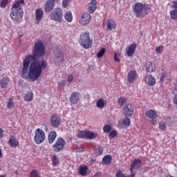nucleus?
<instances>
[{
	"label": "nucleus",
	"mask_w": 177,
	"mask_h": 177,
	"mask_svg": "<svg viewBox=\"0 0 177 177\" xmlns=\"http://www.w3.org/2000/svg\"><path fill=\"white\" fill-rule=\"evenodd\" d=\"M43 56H45V46L41 41L38 40L35 43L32 55H26L23 60L21 71L22 78L34 82L41 77L42 71L48 66L46 61H39V57Z\"/></svg>",
	"instance_id": "obj_1"
},
{
	"label": "nucleus",
	"mask_w": 177,
	"mask_h": 177,
	"mask_svg": "<svg viewBox=\"0 0 177 177\" xmlns=\"http://www.w3.org/2000/svg\"><path fill=\"white\" fill-rule=\"evenodd\" d=\"M20 5H24V0H17L15 3L12 6L10 13V17L17 23L21 22L23 15H24L23 8L20 7Z\"/></svg>",
	"instance_id": "obj_2"
},
{
	"label": "nucleus",
	"mask_w": 177,
	"mask_h": 177,
	"mask_svg": "<svg viewBox=\"0 0 177 177\" xmlns=\"http://www.w3.org/2000/svg\"><path fill=\"white\" fill-rule=\"evenodd\" d=\"M132 8L136 17H145L150 13V6L147 3H136Z\"/></svg>",
	"instance_id": "obj_3"
},
{
	"label": "nucleus",
	"mask_w": 177,
	"mask_h": 177,
	"mask_svg": "<svg viewBox=\"0 0 177 177\" xmlns=\"http://www.w3.org/2000/svg\"><path fill=\"white\" fill-rule=\"evenodd\" d=\"M79 44L84 49H89V48L92 47L93 40L91 39L89 32H84L80 35Z\"/></svg>",
	"instance_id": "obj_4"
},
{
	"label": "nucleus",
	"mask_w": 177,
	"mask_h": 177,
	"mask_svg": "<svg viewBox=\"0 0 177 177\" xmlns=\"http://www.w3.org/2000/svg\"><path fill=\"white\" fill-rule=\"evenodd\" d=\"M49 17L50 20L57 21V23H62L63 20V10L57 7L50 14Z\"/></svg>",
	"instance_id": "obj_5"
},
{
	"label": "nucleus",
	"mask_w": 177,
	"mask_h": 177,
	"mask_svg": "<svg viewBox=\"0 0 177 177\" xmlns=\"http://www.w3.org/2000/svg\"><path fill=\"white\" fill-rule=\"evenodd\" d=\"M65 147L66 140L62 137H59L57 138L55 143L53 145V150L55 151V153H59V151H62Z\"/></svg>",
	"instance_id": "obj_6"
},
{
	"label": "nucleus",
	"mask_w": 177,
	"mask_h": 177,
	"mask_svg": "<svg viewBox=\"0 0 177 177\" xmlns=\"http://www.w3.org/2000/svg\"><path fill=\"white\" fill-rule=\"evenodd\" d=\"M77 138H80L81 139H95V138H97V133L89 130L80 131L77 133Z\"/></svg>",
	"instance_id": "obj_7"
},
{
	"label": "nucleus",
	"mask_w": 177,
	"mask_h": 177,
	"mask_svg": "<svg viewBox=\"0 0 177 177\" xmlns=\"http://www.w3.org/2000/svg\"><path fill=\"white\" fill-rule=\"evenodd\" d=\"M35 143H36V145H41V143H44L46 138L45 132L41 129H37L35 131Z\"/></svg>",
	"instance_id": "obj_8"
},
{
	"label": "nucleus",
	"mask_w": 177,
	"mask_h": 177,
	"mask_svg": "<svg viewBox=\"0 0 177 177\" xmlns=\"http://www.w3.org/2000/svg\"><path fill=\"white\" fill-rule=\"evenodd\" d=\"M142 167V160L140 159L136 158L133 160L130 166V172L131 174L132 177H135L136 176V173L133 171L134 169H140Z\"/></svg>",
	"instance_id": "obj_9"
},
{
	"label": "nucleus",
	"mask_w": 177,
	"mask_h": 177,
	"mask_svg": "<svg viewBox=\"0 0 177 177\" xmlns=\"http://www.w3.org/2000/svg\"><path fill=\"white\" fill-rule=\"evenodd\" d=\"M146 117L151 120L152 125H157V119L158 118V113L153 109H149L145 113Z\"/></svg>",
	"instance_id": "obj_10"
},
{
	"label": "nucleus",
	"mask_w": 177,
	"mask_h": 177,
	"mask_svg": "<svg viewBox=\"0 0 177 177\" xmlns=\"http://www.w3.org/2000/svg\"><path fill=\"white\" fill-rule=\"evenodd\" d=\"M60 0H47L44 3V12L46 13H49L52 12L55 9V6H56V3H57Z\"/></svg>",
	"instance_id": "obj_11"
},
{
	"label": "nucleus",
	"mask_w": 177,
	"mask_h": 177,
	"mask_svg": "<svg viewBox=\"0 0 177 177\" xmlns=\"http://www.w3.org/2000/svg\"><path fill=\"white\" fill-rule=\"evenodd\" d=\"M50 124L53 128H59V127H60L61 120L57 114H53L51 115Z\"/></svg>",
	"instance_id": "obj_12"
},
{
	"label": "nucleus",
	"mask_w": 177,
	"mask_h": 177,
	"mask_svg": "<svg viewBox=\"0 0 177 177\" xmlns=\"http://www.w3.org/2000/svg\"><path fill=\"white\" fill-rule=\"evenodd\" d=\"M133 106L131 104H127L124 106L123 107V114L125 115V117H131L132 114H133L134 111Z\"/></svg>",
	"instance_id": "obj_13"
},
{
	"label": "nucleus",
	"mask_w": 177,
	"mask_h": 177,
	"mask_svg": "<svg viewBox=\"0 0 177 177\" xmlns=\"http://www.w3.org/2000/svg\"><path fill=\"white\" fill-rule=\"evenodd\" d=\"M143 80L148 86H154L156 85V77L152 75H147Z\"/></svg>",
	"instance_id": "obj_14"
},
{
	"label": "nucleus",
	"mask_w": 177,
	"mask_h": 177,
	"mask_svg": "<svg viewBox=\"0 0 177 177\" xmlns=\"http://www.w3.org/2000/svg\"><path fill=\"white\" fill-rule=\"evenodd\" d=\"M138 79V72L136 71L133 70L130 71L127 75V82L129 84H133L135 80Z\"/></svg>",
	"instance_id": "obj_15"
},
{
	"label": "nucleus",
	"mask_w": 177,
	"mask_h": 177,
	"mask_svg": "<svg viewBox=\"0 0 177 177\" xmlns=\"http://www.w3.org/2000/svg\"><path fill=\"white\" fill-rule=\"evenodd\" d=\"M136 48H138V44H136V43H133L130 46H127L126 52L129 57H132V56H133L135 50H136Z\"/></svg>",
	"instance_id": "obj_16"
},
{
	"label": "nucleus",
	"mask_w": 177,
	"mask_h": 177,
	"mask_svg": "<svg viewBox=\"0 0 177 177\" xmlns=\"http://www.w3.org/2000/svg\"><path fill=\"white\" fill-rule=\"evenodd\" d=\"M80 23L82 26H86V24H89V23H91V15L88 12L83 13Z\"/></svg>",
	"instance_id": "obj_17"
},
{
	"label": "nucleus",
	"mask_w": 177,
	"mask_h": 177,
	"mask_svg": "<svg viewBox=\"0 0 177 177\" xmlns=\"http://www.w3.org/2000/svg\"><path fill=\"white\" fill-rule=\"evenodd\" d=\"M69 100L71 104H78V102H80V93L76 91L72 93L71 94Z\"/></svg>",
	"instance_id": "obj_18"
},
{
	"label": "nucleus",
	"mask_w": 177,
	"mask_h": 177,
	"mask_svg": "<svg viewBox=\"0 0 177 177\" xmlns=\"http://www.w3.org/2000/svg\"><path fill=\"white\" fill-rule=\"evenodd\" d=\"M55 57L57 63H63V62H64V54L62 53V50L60 49L55 50Z\"/></svg>",
	"instance_id": "obj_19"
},
{
	"label": "nucleus",
	"mask_w": 177,
	"mask_h": 177,
	"mask_svg": "<svg viewBox=\"0 0 177 177\" xmlns=\"http://www.w3.org/2000/svg\"><path fill=\"white\" fill-rule=\"evenodd\" d=\"M117 28V23L113 19H108L106 21V31H111Z\"/></svg>",
	"instance_id": "obj_20"
},
{
	"label": "nucleus",
	"mask_w": 177,
	"mask_h": 177,
	"mask_svg": "<svg viewBox=\"0 0 177 177\" xmlns=\"http://www.w3.org/2000/svg\"><path fill=\"white\" fill-rule=\"evenodd\" d=\"M8 143L10 146V147H18V146L20 145L19 142V140L17 139V138L15 136H12L9 140Z\"/></svg>",
	"instance_id": "obj_21"
},
{
	"label": "nucleus",
	"mask_w": 177,
	"mask_h": 177,
	"mask_svg": "<svg viewBox=\"0 0 177 177\" xmlns=\"http://www.w3.org/2000/svg\"><path fill=\"white\" fill-rule=\"evenodd\" d=\"M146 71H147V73H153L156 71V64L153 62H147Z\"/></svg>",
	"instance_id": "obj_22"
},
{
	"label": "nucleus",
	"mask_w": 177,
	"mask_h": 177,
	"mask_svg": "<svg viewBox=\"0 0 177 177\" xmlns=\"http://www.w3.org/2000/svg\"><path fill=\"white\" fill-rule=\"evenodd\" d=\"M44 19V10L41 8H37L35 10V20L37 21H41Z\"/></svg>",
	"instance_id": "obj_23"
},
{
	"label": "nucleus",
	"mask_w": 177,
	"mask_h": 177,
	"mask_svg": "<svg viewBox=\"0 0 177 177\" xmlns=\"http://www.w3.org/2000/svg\"><path fill=\"white\" fill-rule=\"evenodd\" d=\"M56 138H57V133H56L55 131H53L49 133L48 136V142L50 145L55 142L56 140Z\"/></svg>",
	"instance_id": "obj_24"
},
{
	"label": "nucleus",
	"mask_w": 177,
	"mask_h": 177,
	"mask_svg": "<svg viewBox=\"0 0 177 177\" xmlns=\"http://www.w3.org/2000/svg\"><path fill=\"white\" fill-rule=\"evenodd\" d=\"M97 4V1L96 0H91V3L88 6V12L91 14H93L95 12V10H96V5Z\"/></svg>",
	"instance_id": "obj_25"
},
{
	"label": "nucleus",
	"mask_w": 177,
	"mask_h": 177,
	"mask_svg": "<svg viewBox=\"0 0 177 177\" xmlns=\"http://www.w3.org/2000/svg\"><path fill=\"white\" fill-rule=\"evenodd\" d=\"M9 81H10L9 77H3L2 80H0V88H1L2 89L8 88Z\"/></svg>",
	"instance_id": "obj_26"
},
{
	"label": "nucleus",
	"mask_w": 177,
	"mask_h": 177,
	"mask_svg": "<svg viewBox=\"0 0 177 177\" xmlns=\"http://www.w3.org/2000/svg\"><path fill=\"white\" fill-rule=\"evenodd\" d=\"M88 171H89V168L86 166H80L79 169V174L82 176H86L88 175Z\"/></svg>",
	"instance_id": "obj_27"
},
{
	"label": "nucleus",
	"mask_w": 177,
	"mask_h": 177,
	"mask_svg": "<svg viewBox=\"0 0 177 177\" xmlns=\"http://www.w3.org/2000/svg\"><path fill=\"white\" fill-rule=\"evenodd\" d=\"M106 104H107V102L103 98H100L96 102L97 109H104V106H106Z\"/></svg>",
	"instance_id": "obj_28"
},
{
	"label": "nucleus",
	"mask_w": 177,
	"mask_h": 177,
	"mask_svg": "<svg viewBox=\"0 0 177 177\" xmlns=\"http://www.w3.org/2000/svg\"><path fill=\"white\" fill-rule=\"evenodd\" d=\"M111 161H113V158L111 155L104 156L102 158V162L104 165H110L111 164Z\"/></svg>",
	"instance_id": "obj_29"
},
{
	"label": "nucleus",
	"mask_w": 177,
	"mask_h": 177,
	"mask_svg": "<svg viewBox=\"0 0 177 177\" xmlns=\"http://www.w3.org/2000/svg\"><path fill=\"white\" fill-rule=\"evenodd\" d=\"M166 121V124L167 127H174V124H175V118L167 116L165 118Z\"/></svg>",
	"instance_id": "obj_30"
},
{
	"label": "nucleus",
	"mask_w": 177,
	"mask_h": 177,
	"mask_svg": "<svg viewBox=\"0 0 177 177\" xmlns=\"http://www.w3.org/2000/svg\"><path fill=\"white\" fill-rule=\"evenodd\" d=\"M33 97H34V93H32V92H30V93H26L24 97V99L25 102H31Z\"/></svg>",
	"instance_id": "obj_31"
},
{
	"label": "nucleus",
	"mask_w": 177,
	"mask_h": 177,
	"mask_svg": "<svg viewBox=\"0 0 177 177\" xmlns=\"http://www.w3.org/2000/svg\"><path fill=\"white\" fill-rule=\"evenodd\" d=\"M52 164L53 167H57L60 164V161L59 160V158L57 155H54L52 157Z\"/></svg>",
	"instance_id": "obj_32"
},
{
	"label": "nucleus",
	"mask_w": 177,
	"mask_h": 177,
	"mask_svg": "<svg viewBox=\"0 0 177 177\" xmlns=\"http://www.w3.org/2000/svg\"><path fill=\"white\" fill-rule=\"evenodd\" d=\"M64 17L66 21H68V23H71V21H73V14L71 13V11L66 12Z\"/></svg>",
	"instance_id": "obj_33"
},
{
	"label": "nucleus",
	"mask_w": 177,
	"mask_h": 177,
	"mask_svg": "<svg viewBox=\"0 0 177 177\" xmlns=\"http://www.w3.org/2000/svg\"><path fill=\"white\" fill-rule=\"evenodd\" d=\"M171 20H177V10H172L169 12Z\"/></svg>",
	"instance_id": "obj_34"
},
{
	"label": "nucleus",
	"mask_w": 177,
	"mask_h": 177,
	"mask_svg": "<svg viewBox=\"0 0 177 177\" xmlns=\"http://www.w3.org/2000/svg\"><path fill=\"white\" fill-rule=\"evenodd\" d=\"M7 107L9 110H12L15 107V103L13 102V98H9L7 103Z\"/></svg>",
	"instance_id": "obj_35"
},
{
	"label": "nucleus",
	"mask_w": 177,
	"mask_h": 177,
	"mask_svg": "<svg viewBox=\"0 0 177 177\" xmlns=\"http://www.w3.org/2000/svg\"><path fill=\"white\" fill-rule=\"evenodd\" d=\"M118 103L119 106H124L127 103V98L125 97H122L118 99Z\"/></svg>",
	"instance_id": "obj_36"
},
{
	"label": "nucleus",
	"mask_w": 177,
	"mask_h": 177,
	"mask_svg": "<svg viewBox=\"0 0 177 177\" xmlns=\"http://www.w3.org/2000/svg\"><path fill=\"white\" fill-rule=\"evenodd\" d=\"M159 129L161 131H166L167 129V123L164 121H161L159 123Z\"/></svg>",
	"instance_id": "obj_37"
},
{
	"label": "nucleus",
	"mask_w": 177,
	"mask_h": 177,
	"mask_svg": "<svg viewBox=\"0 0 177 177\" xmlns=\"http://www.w3.org/2000/svg\"><path fill=\"white\" fill-rule=\"evenodd\" d=\"M103 131L104 133H109L111 132V126L110 124H106L103 127Z\"/></svg>",
	"instance_id": "obj_38"
},
{
	"label": "nucleus",
	"mask_w": 177,
	"mask_h": 177,
	"mask_svg": "<svg viewBox=\"0 0 177 177\" xmlns=\"http://www.w3.org/2000/svg\"><path fill=\"white\" fill-rule=\"evenodd\" d=\"M122 125H124V127H129V125H131V120L129 118L125 117L122 122Z\"/></svg>",
	"instance_id": "obj_39"
},
{
	"label": "nucleus",
	"mask_w": 177,
	"mask_h": 177,
	"mask_svg": "<svg viewBox=\"0 0 177 177\" xmlns=\"http://www.w3.org/2000/svg\"><path fill=\"white\" fill-rule=\"evenodd\" d=\"M104 53H106V48H102L101 50L97 53V57L100 58L104 56Z\"/></svg>",
	"instance_id": "obj_40"
},
{
	"label": "nucleus",
	"mask_w": 177,
	"mask_h": 177,
	"mask_svg": "<svg viewBox=\"0 0 177 177\" xmlns=\"http://www.w3.org/2000/svg\"><path fill=\"white\" fill-rule=\"evenodd\" d=\"M66 80H61V82H58V89H62V88H64L66 86Z\"/></svg>",
	"instance_id": "obj_41"
},
{
	"label": "nucleus",
	"mask_w": 177,
	"mask_h": 177,
	"mask_svg": "<svg viewBox=\"0 0 177 177\" xmlns=\"http://www.w3.org/2000/svg\"><path fill=\"white\" fill-rule=\"evenodd\" d=\"M95 154H96V156H102V154H103V147H100L96 149L95 151Z\"/></svg>",
	"instance_id": "obj_42"
},
{
	"label": "nucleus",
	"mask_w": 177,
	"mask_h": 177,
	"mask_svg": "<svg viewBox=\"0 0 177 177\" xmlns=\"http://www.w3.org/2000/svg\"><path fill=\"white\" fill-rule=\"evenodd\" d=\"M165 75H167V73L165 71H163L162 73L159 74L158 78L160 82H162V81H164V79L165 78Z\"/></svg>",
	"instance_id": "obj_43"
},
{
	"label": "nucleus",
	"mask_w": 177,
	"mask_h": 177,
	"mask_svg": "<svg viewBox=\"0 0 177 177\" xmlns=\"http://www.w3.org/2000/svg\"><path fill=\"white\" fill-rule=\"evenodd\" d=\"M121 56V54L120 53H115L114 54V61L118 62V63H120V57Z\"/></svg>",
	"instance_id": "obj_44"
},
{
	"label": "nucleus",
	"mask_w": 177,
	"mask_h": 177,
	"mask_svg": "<svg viewBox=\"0 0 177 177\" xmlns=\"http://www.w3.org/2000/svg\"><path fill=\"white\" fill-rule=\"evenodd\" d=\"M30 177H39V174H38V171L34 169L30 174Z\"/></svg>",
	"instance_id": "obj_45"
},
{
	"label": "nucleus",
	"mask_w": 177,
	"mask_h": 177,
	"mask_svg": "<svg viewBox=\"0 0 177 177\" xmlns=\"http://www.w3.org/2000/svg\"><path fill=\"white\" fill-rule=\"evenodd\" d=\"M117 135H118L117 131H115V130L111 131L109 133V138L111 139H113V138H115V136H117Z\"/></svg>",
	"instance_id": "obj_46"
},
{
	"label": "nucleus",
	"mask_w": 177,
	"mask_h": 177,
	"mask_svg": "<svg viewBox=\"0 0 177 177\" xmlns=\"http://www.w3.org/2000/svg\"><path fill=\"white\" fill-rule=\"evenodd\" d=\"M155 51L156 53H162V52L164 51V46H160L158 47H156Z\"/></svg>",
	"instance_id": "obj_47"
},
{
	"label": "nucleus",
	"mask_w": 177,
	"mask_h": 177,
	"mask_svg": "<svg viewBox=\"0 0 177 177\" xmlns=\"http://www.w3.org/2000/svg\"><path fill=\"white\" fill-rule=\"evenodd\" d=\"M171 8L177 10V1H171L170 4Z\"/></svg>",
	"instance_id": "obj_48"
},
{
	"label": "nucleus",
	"mask_w": 177,
	"mask_h": 177,
	"mask_svg": "<svg viewBox=\"0 0 177 177\" xmlns=\"http://www.w3.org/2000/svg\"><path fill=\"white\" fill-rule=\"evenodd\" d=\"M70 1L71 0H63L62 1V8H67L70 4Z\"/></svg>",
	"instance_id": "obj_49"
},
{
	"label": "nucleus",
	"mask_w": 177,
	"mask_h": 177,
	"mask_svg": "<svg viewBox=\"0 0 177 177\" xmlns=\"http://www.w3.org/2000/svg\"><path fill=\"white\" fill-rule=\"evenodd\" d=\"M7 5H8V0H2L1 1V4H0L1 8H6Z\"/></svg>",
	"instance_id": "obj_50"
},
{
	"label": "nucleus",
	"mask_w": 177,
	"mask_h": 177,
	"mask_svg": "<svg viewBox=\"0 0 177 177\" xmlns=\"http://www.w3.org/2000/svg\"><path fill=\"white\" fill-rule=\"evenodd\" d=\"M68 82L70 84L74 81V75H68V78H67Z\"/></svg>",
	"instance_id": "obj_51"
},
{
	"label": "nucleus",
	"mask_w": 177,
	"mask_h": 177,
	"mask_svg": "<svg viewBox=\"0 0 177 177\" xmlns=\"http://www.w3.org/2000/svg\"><path fill=\"white\" fill-rule=\"evenodd\" d=\"M3 132H5V131L0 127V139H2L5 136Z\"/></svg>",
	"instance_id": "obj_52"
},
{
	"label": "nucleus",
	"mask_w": 177,
	"mask_h": 177,
	"mask_svg": "<svg viewBox=\"0 0 177 177\" xmlns=\"http://www.w3.org/2000/svg\"><path fill=\"white\" fill-rule=\"evenodd\" d=\"M173 103H174V104L177 106V93L173 97Z\"/></svg>",
	"instance_id": "obj_53"
},
{
	"label": "nucleus",
	"mask_w": 177,
	"mask_h": 177,
	"mask_svg": "<svg viewBox=\"0 0 177 177\" xmlns=\"http://www.w3.org/2000/svg\"><path fill=\"white\" fill-rule=\"evenodd\" d=\"M174 89L177 91V80L174 83Z\"/></svg>",
	"instance_id": "obj_54"
},
{
	"label": "nucleus",
	"mask_w": 177,
	"mask_h": 177,
	"mask_svg": "<svg viewBox=\"0 0 177 177\" xmlns=\"http://www.w3.org/2000/svg\"><path fill=\"white\" fill-rule=\"evenodd\" d=\"M44 131H46V132H49V129H48V126H45V127H44Z\"/></svg>",
	"instance_id": "obj_55"
},
{
	"label": "nucleus",
	"mask_w": 177,
	"mask_h": 177,
	"mask_svg": "<svg viewBox=\"0 0 177 177\" xmlns=\"http://www.w3.org/2000/svg\"><path fill=\"white\" fill-rule=\"evenodd\" d=\"M2 149H0V158H2Z\"/></svg>",
	"instance_id": "obj_56"
},
{
	"label": "nucleus",
	"mask_w": 177,
	"mask_h": 177,
	"mask_svg": "<svg viewBox=\"0 0 177 177\" xmlns=\"http://www.w3.org/2000/svg\"><path fill=\"white\" fill-rule=\"evenodd\" d=\"M0 177H7V176H6V174H4V175H1Z\"/></svg>",
	"instance_id": "obj_57"
}]
</instances>
